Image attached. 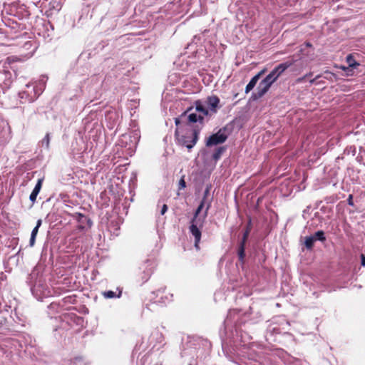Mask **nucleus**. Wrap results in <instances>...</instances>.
Masks as SVG:
<instances>
[{"label": "nucleus", "mask_w": 365, "mask_h": 365, "mask_svg": "<svg viewBox=\"0 0 365 365\" xmlns=\"http://www.w3.org/2000/svg\"><path fill=\"white\" fill-rule=\"evenodd\" d=\"M44 140L46 141V143H47V146H48V143H49V140H50V138H49V134H46L44 139Z\"/></svg>", "instance_id": "cd10ccee"}, {"label": "nucleus", "mask_w": 365, "mask_h": 365, "mask_svg": "<svg viewBox=\"0 0 365 365\" xmlns=\"http://www.w3.org/2000/svg\"><path fill=\"white\" fill-rule=\"evenodd\" d=\"M197 225H198L197 220L194 221L192 220L190 222V232L195 237V247L197 250H199L200 249L199 242L201 239V231L197 227Z\"/></svg>", "instance_id": "20e7f679"}, {"label": "nucleus", "mask_w": 365, "mask_h": 365, "mask_svg": "<svg viewBox=\"0 0 365 365\" xmlns=\"http://www.w3.org/2000/svg\"><path fill=\"white\" fill-rule=\"evenodd\" d=\"M205 203L206 202H205L204 200H202L200 202L199 206L197 207V208L196 209V210H195V212L194 213V217L192 219V220H194V221H197V218L199 214L200 213L201 210L204 207Z\"/></svg>", "instance_id": "a211bd4d"}, {"label": "nucleus", "mask_w": 365, "mask_h": 365, "mask_svg": "<svg viewBox=\"0 0 365 365\" xmlns=\"http://www.w3.org/2000/svg\"><path fill=\"white\" fill-rule=\"evenodd\" d=\"M315 239L312 236H307L305 237L304 245L309 250H312L314 245Z\"/></svg>", "instance_id": "2eb2a0df"}, {"label": "nucleus", "mask_w": 365, "mask_h": 365, "mask_svg": "<svg viewBox=\"0 0 365 365\" xmlns=\"http://www.w3.org/2000/svg\"><path fill=\"white\" fill-rule=\"evenodd\" d=\"M348 203H349V205H354V204H353L352 195H350L349 196V198H348Z\"/></svg>", "instance_id": "c85d7f7f"}, {"label": "nucleus", "mask_w": 365, "mask_h": 365, "mask_svg": "<svg viewBox=\"0 0 365 365\" xmlns=\"http://www.w3.org/2000/svg\"><path fill=\"white\" fill-rule=\"evenodd\" d=\"M305 75L296 79V83H301L306 79Z\"/></svg>", "instance_id": "b1692460"}, {"label": "nucleus", "mask_w": 365, "mask_h": 365, "mask_svg": "<svg viewBox=\"0 0 365 365\" xmlns=\"http://www.w3.org/2000/svg\"><path fill=\"white\" fill-rule=\"evenodd\" d=\"M26 93L25 91H22L19 93V97L23 99L24 98V95H26Z\"/></svg>", "instance_id": "473e14b6"}, {"label": "nucleus", "mask_w": 365, "mask_h": 365, "mask_svg": "<svg viewBox=\"0 0 365 365\" xmlns=\"http://www.w3.org/2000/svg\"><path fill=\"white\" fill-rule=\"evenodd\" d=\"M361 264L365 267V255L364 254L361 255Z\"/></svg>", "instance_id": "a878e982"}, {"label": "nucleus", "mask_w": 365, "mask_h": 365, "mask_svg": "<svg viewBox=\"0 0 365 365\" xmlns=\"http://www.w3.org/2000/svg\"><path fill=\"white\" fill-rule=\"evenodd\" d=\"M200 129L194 128L190 133L187 132L185 135L180 134V129L176 128L175 130V138L177 143L182 146H185L189 150H191L197 143L199 139Z\"/></svg>", "instance_id": "f03ea898"}, {"label": "nucleus", "mask_w": 365, "mask_h": 365, "mask_svg": "<svg viewBox=\"0 0 365 365\" xmlns=\"http://www.w3.org/2000/svg\"><path fill=\"white\" fill-rule=\"evenodd\" d=\"M210 202H209L207 203V207H206V210H205V217H206V216H207V211H208V210H209V208H210Z\"/></svg>", "instance_id": "2f4dec72"}, {"label": "nucleus", "mask_w": 365, "mask_h": 365, "mask_svg": "<svg viewBox=\"0 0 365 365\" xmlns=\"http://www.w3.org/2000/svg\"><path fill=\"white\" fill-rule=\"evenodd\" d=\"M312 237L315 239V241L319 240L321 242H324L326 240L325 234L323 230H318Z\"/></svg>", "instance_id": "f3484780"}, {"label": "nucleus", "mask_w": 365, "mask_h": 365, "mask_svg": "<svg viewBox=\"0 0 365 365\" xmlns=\"http://www.w3.org/2000/svg\"><path fill=\"white\" fill-rule=\"evenodd\" d=\"M187 120L189 123H196L199 121L201 124L203 123V116L201 114L197 115L196 113H190L187 116Z\"/></svg>", "instance_id": "9b49d317"}, {"label": "nucleus", "mask_w": 365, "mask_h": 365, "mask_svg": "<svg viewBox=\"0 0 365 365\" xmlns=\"http://www.w3.org/2000/svg\"><path fill=\"white\" fill-rule=\"evenodd\" d=\"M43 180V179L38 180V182H37L34 189L33 190V191L31 192V193L30 195L29 199L32 202H34L36 200L37 195H38V193L41 189Z\"/></svg>", "instance_id": "6e6552de"}, {"label": "nucleus", "mask_w": 365, "mask_h": 365, "mask_svg": "<svg viewBox=\"0 0 365 365\" xmlns=\"http://www.w3.org/2000/svg\"><path fill=\"white\" fill-rule=\"evenodd\" d=\"M325 73H328V74H329V75H330V78L325 77L326 78L329 79V80H331V76H334V73H330V72H329V71H325Z\"/></svg>", "instance_id": "72a5a7b5"}, {"label": "nucleus", "mask_w": 365, "mask_h": 365, "mask_svg": "<svg viewBox=\"0 0 365 365\" xmlns=\"http://www.w3.org/2000/svg\"><path fill=\"white\" fill-rule=\"evenodd\" d=\"M245 244L246 242L241 241L238 248V257L241 262H243L245 257Z\"/></svg>", "instance_id": "ddd939ff"}, {"label": "nucleus", "mask_w": 365, "mask_h": 365, "mask_svg": "<svg viewBox=\"0 0 365 365\" xmlns=\"http://www.w3.org/2000/svg\"><path fill=\"white\" fill-rule=\"evenodd\" d=\"M150 274H150V272H148V273H147V274H146V276H145V277H143V281H144V282H146V281L149 279V277H150Z\"/></svg>", "instance_id": "7c9ffc66"}, {"label": "nucleus", "mask_w": 365, "mask_h": 365, "mask_svg": "<svg viewBox=\"0 0 365 365\" xmlns=\"http://www.w3.org/2000/svg\"><path fill=\"white\" fill-rule=\"evenodd\" d=\"M346 61L349 63V66H351V67L356 68L357 66L359 65V63H356L354 61V58H353V56L351 55L347 56Z\"/></svg>", "instance_id": "6ab92c4d"}, {"label": "nucleus", "mask_w": 365, "mask_h": 365, "mask_svg": "<svg viewBox=\"0 0 365 365\" xmlns=\"http://www.w3.org/2000/svg\"><path fill=\"white\" fill-rule=\"evenodd\" d=\"M265 72V69L259 71L257 75H255L254 77L252 78L249 83L247 85L245 88V93H248L251 90L254 88V87L256 86L257 81H259V78L262 74H264Z\"/></svg>", "instance_id": "0eeeda50"}, {"label": "nucleus", "mask_w": 365, "mask_h": 365, "mask_svg": "<svg viewBox=\"0 0 365 365\" xmlns=\"http://www.w3.org/2000/svg\"><path fill=\"white\" fill-rule=\"evenodd\" d=\"M225 128L220 129L216 133L211 135L206 140L207 147H211L225 143L227 139V135L225 133Z\"/></svg>", "instance_id": "7ed1b4c3"}, {"label": "nucleus", "mask_w": 365, "mask_h": 365, "mask_svg": "<svg viewBox=\"0 0 365 365\" xmlns=\"http://www.w3.org/2000/svg\"><path fill=\"white\" fill-rule=\"evenodd\" d=\"M306 46H307V47H311V46H312V44H311L309 42H307V43H306Z\"/></svg>", "instance_id": "c9c22d12"}, {"label": "nucleus", "mask_w": 365, "mask_h": 365, "mask_svg": "<svg viewBox=\"0 0 365 365\" xmlns=\"http://www.w3.org/2000/svg\"><path fill=\"white\" fill-rule=\"evenodd\" d=\"M168 210V206L166 204H164L163 206H162V208H161V210H160V214L162 215H163Z\"/></svg>", "instance_id": "5701e85b"}, {"label": "nucleus", "mask_w": 365, "mask_h": 365, "mask_svg": "<svg viewBox=\"0 0 365 365\" xmlns=\"http://www.w3.org/2000/svg\"><path fill=\"white\" fill-rule=\"evenodd\" d=\"M71 216L74 219H76L78 221V222L80 223V225L78 226V229L80 230H84L85 226L83 225V224L85 223V222H87L89 227L92 225L91 220L82 213L76 212L74 214H72Z\"/></svg>", "instance_id": "39448f33"}, {"label": "nucleus", "mask_w": 365, "mask_h": 365, "mask_svg": "<svg viewBox=\"0 0 365 365\" xmlns=\"http://www.w3.org/2000/svg\"><path fill=\"white\" fill-rule=\"evenodd\" d=\"M185 186H186V183H185L184 178H182L179 181V189L180 190L183 189L185 187Z\"/></svg>", "instance_id": "412c9836"}, {"label": "nucleus", "mask_w": 365, "mask_h": 365, "mask_svg": "<svg viewBox=\"0 0 365 365\" xmlns=\"http://www.w3.org/2000/svg\"><path fill=\"white\" fill-rule=\"evenodd\" d=\"M251 229H252V224H251V219H250L249 222H248V225L244 232L242 239L241 240L242 242H247V238L250 233Z\"/></svg>", "instance_id": "dca6fc26"}, {"label": "nucleus", "mask_w": 365, "mask_h": 365, "mask_svg": "<svg viewBox=\"0 0 365 365\" xmlns=\"http://www.w3.org/2000/svg\"><path fill=\"white\" fill-rule=\"evenodd\" d=\"M292 62H284L275 67L265 78H264L257 88V96H263L269 89L271 86L278 79V78L291 66Z\"/></svg>", "instance_id": "f257e3e1"}, {"label": "nucleus", "mask_w": 365, "mask_h": 365, "mask_svg": "<svg viewBox=\"0 0 365 365\" xmlns=\"http://www.w3.org/2000/svg\"><path fill=\"white\" fill-rule=\"evenodd\" d=\"M321 77H322V75H320V74H319V75H317L315 78H312V79H311V80L309 81L310 83H311V84L317 83V81L319 78H321Z\"/></svg>", "instance_id": "4be33fe9"}, {"label": "nucleus", "mask_w": 365, "mask_h": 365, "mask_svg": "<svg viewBox=\"0 0 365 365\" xmlns=\"http://www.w3.org/2000/svg\"><path fill=\"white\" fill-rule=\"evenodd\" d=\"M195 106L196 111L199 112L203 118L209 115V110L202 105L200 101H196L195 102Z\"/></svg>", "instance_id": "1a4fd4ad"}, {"label": "nucleus", "mask_w": 365, "mask_h": 365, "mask_svg": "<svg viewBox=\"0 0 365 365\" xmlns=\"http://www.w3.org/2000/svg\"><path fill=\"white\" fill-rule=\"evenodd\" d=\"M209 195H210V187H207V188L205 189V190L204 192V195H203V197H202V200H204V202H206V200Z\"/></svg>", "instance_id": "aec40b11"}, {"label": "nucleus", "mask_w": 365, "mask_h": 365, "mask_svg": "<svg viewBox=\"0 0 365 365\" xmlns=\"http://www.w3.org/2000/svg\"><path fill=\"white\" fill-rule=\"evenodd\" d=\"M34 100H35V98H34V97H32V96H27V97L26 98L25 101H24V103H25V102L31 103V102H33Z\"/></svg>", "instance_id": "393cba45"}, {"label": "nucleus", "mask_w": 365, "mask_h": 365, "mask_svg": "<svg viewBox=\"0 0 365 365\" xmlns=\"http://www.w3.org/2000/svg\"><path fill=\"white\" fill-rule=\"evenodd\" d=\"M220 98L217 96H208L207 98V104L212 113H216L219 108Z\"/></svg>", "instance_id": "423d86ee"}, {"label": "nucleus", "mask_w": 365, "mask_h": 365, "mask_svg": "<svg viewBox=\"0 0 365 365\" xmlns=\"http://www.w3.org/2000/svg\"><path fill=\"white\" fill-rule=\"evenodd\" d=\"M175 125L177 126V128H178L180 129V128H179V125L180 124V118H175Z\"/></svg>", "instance_id": "bb28decb"}, {"label": "nucleus", "mask_w": 365, "mask_h": 365, "mask_svg": "<svg viewBox=\"0 0 365 365\" xmlns=\"http://www.w3.org/2000/svg\"><path fill=\"white\" fill-rule=\"evenodd\" d=\"M225 150L226 148L225 146L216 148L214 153L212 154V159L215 161H217L221 158L222 154L225 151Z\"/></svg>", "instance_id": "4468645a"}, {"label": "nucleus", "mask_w": 365, "mask_h": 365, "mask_svg": "<svg viewBox=\"0 0 365 365\" xmlns=\"http://www.w3.org/2000/svg\"><path fill=\"white\" fill-rule=\"evenodd\" d=\"M312 75H313V73L312 72H309V73H307L305 75V76H306V78H308V77H312Z\"/></svg>", "instance_id": "f704fd0d"}, {"label": "nucleus", "mask_w": 365, "mask_h": 365, "mask_svg": "<svg viewBox=\"0 0 365 365\" xmlns=\"http://www.w3.org/2000/svg\"><path fill=\"white\" fill-rule=\"evenodd\" d=\"M41 223H42V220L41 219L38 220L36 227L33 229V230L31 232L30 242H29L30 245L31 247L34 246L35 244L36 237L38 234V229H39L40 226L41 225Z\"/></svg>", "instance_id": "9d476101"}, {"label": "nucleus", "mask_w": 365, "mask_h": 365, "mask_svg": "<svg viewBox=\"0 0 365 365\" xmlns=\"http://www.w3.org/2000/svg\"><path fill=\"white\" fill-rule=\"evenodd\" d=\"M192 109V108H189L187 109L186 111H185L184 113H182L180 115V118H182V117H185L186 115V114Z\"/></svg>", "instance_id": "c756f323"}, {"label": "nucleus", "mask_w": 365, "mask_h": 365, "mask_svg": "<svg viewBox=\"0 0 365 365\" xmlns=\"http://www.w3.org/2000/svg\"><path fill=\"white\" fill-rule=\"evenodd\" d=\"M121 294H122L121 290H119L118 294L113 291L109 290V291L103 292L102 293V295L106 299H111V298H116V297L119 298V297H120Z\"/></svg>", "instance_id": "f8f14e48"}, {"label": "nucleus", "mask_w": 365, "mask_h": 365, "mask_svg": "<svg viewBox=\"0 0 365 365\" xmlns=\"http://www.w3.org/2000/svg\"><path fill=\"white\" fill-rule=\"evenodd\" d=\"M68 298L71 299V297L68 296ZM65 299H67V297H66Z\"/></svg>", "instance_id": "e433bc0d"}]
</instances>
